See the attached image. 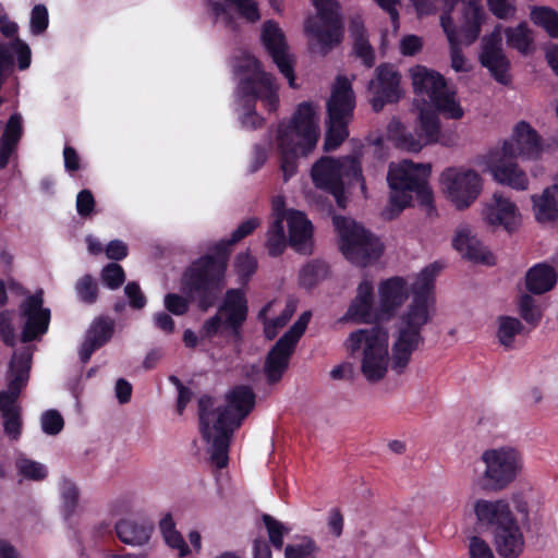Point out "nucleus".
I'll use <instances>...</instances> for the list:
<instances>
[{
  "label": "nucleus",
  "mask_w": 558,
  "mask_h": 558,
  "mask_svg": "<svg viewBox=\"0 0 558 558\" xmlns=\"http://www.w3.org/2000/svg\"><path fill=\"white\" fill-rule=\"evenodd\" d=\"M441 267L438 262L426 266L411 287L412 301L399 317L391 348V367L398 374L403 372L413 352L424 342L422 329L432 319L429 305L434 303L435 280Z\"/></svg>",
  "instance_id": "nucleus-1"
},
{
  "label": "nucleus",
  "mask_w": 558,
  "mask_h": 558,
  "mask_svg": "<svg viewBox=\"0 0 558 558\" xmlns=\"http://www.w3.org/2000/svg\"><path fill=\"white\" fill-rule=\"evenodd\" d=\"M318 137L315 107L311 101L301 102L288 124H279L277 144L284 182L296 173L298 158L307 156L315 148Z\"/></svg>",
  "instance_id": "nucleus-2"
},
{
  "label": "nucleus",
  "mask_w": 558,
  "mask_h": 558,
  "mask_svg": "<svg viewBox=\"0 0 558 558\" xmlns=\"http://www.w3.org/2000/svg\"><path fill=\"white\" fill-rule=\"evenodd\" d=\"M228 262L222 247L211 246L207 254L193 260L183 271L182 292L195 302L202 312L216 304L223 288Z\"/></svg>",
  "instance_id": "nucleus-3"
},
{
  "label": "nucleus",
  "mask_w": 558,
  "mask_h": 558,
  "mask_svg": "<svg viewBox=\"0 0 558 558\" xmlns=\"http://www.w3.org/2000/svg\"><path fill=\"white\" fill-rule=\"evenodd\" d=\"M255 393L250 386H234L226 395L227 404L217 408V421L214 429L210 461L217 469H225L229 463V448L235 429L255 407Z\"/></svg>",
  "instance_id": "nucleus-4"
},
{
  "label": "nucleus",
  "mask_w": 558,
  "mask_h": 558,
  "mask_svg": "<svg viewBox=\"0 0 558 558\" xmlns=\"http://www.w3.org/2000/svg\"><path fill=\"white\" fill-rule=\"evenodd\" d=\"M474 511L480 522L493 527L498 555L502 558H519L525 543L509 505L504 500L480 499L475 502Z\"/></svg>",
  "instance_id": "nucleus-5"
},
{
  "label": "nucleus",
  "mask_w": 558,
  "mask_h": 558,
  "mask_svg": "<svg viewBox=\"0 0 558 558\" xmlns=\"http://www.w3.org/2000/svg\"><path fill=\"white\" fill-rule=\"evenodd\" d=\"M430 172L429 163H414L411 160H403L396 167L390 166L387 175L391 189L390 206L397 214L411 205V193H415L421 205L432 206L434 195L428 185Z\"/></svg>",
  "instance_id": "nucleus-6"
},
{
  "label": "nucleus",
  "mask_w": 558,
  "mask_h": 558,
  "mask_svg": "<svg viewBox=\"0 0 558 558\" xmlns=\"http://www.w3.org/2000/svg\"><path fill=\"white\" fill-rule=\"evenodd\" d=\"M251 63L254 68L253 73L239 83L241 94L246 97L241 123L246 129L257 130L264 125L265 120L256 112L255 101L259 99L268 112H276L279 107V86L276 77L265 72L257 59H252Z\"/></svg>",
  "instance_id": "nucleus-7"
},
{
  "label": "nucleus",
  "mask_w": 558,
  "mask_h": 558,
  "mask_svg": "<svg viewBox=\"0 0 558 558\" xmlns=\"http://www.w3.org/2000/svg\"><path fill=\"white\" fill-rule=\"evenodd\" d=\"M388 339V331L378 325L368 329H357L348 338V348L352 353L363 349L361 371L368 381H379L387 374Z\"/></svg>",
  "instance_id": "nucleus-8"
},
{
  "label": "nucleus",
  "mask_w": 558,
  "mask_h": 558,
  "mask_svg": "<svg viewBox=\"0 0 558 558\" xmlns=\"http://www.w3.org/2000/svg\"><path fill=\"white\" fill-rule=\"evenodd\" d=\"M485 12L480 0H469L462 11V21L459 28L449 13L440 15V25L450 45L451 66L457 72L468 71L465 58L462 52V44L470 46L478 38Z\"/></svg>",
  "instance_id": "nucleus-9"
},
{
  "label": "nucleus",
  "mask_w": 558,
  "mask_h": 558,
  "mask_svg": "<svg viewBox=\"0 0 558 558\" xmlns=\"http://www.w3.org/2000/svg\"><path fill=\"white\" fill-rule=\"evenodd\" d=\"M333 225L340 236V251L352 264L366 267L383 254L384 246L379 239L360 223L335 216Z\"/></svg>",
  "instance_id": "nucleus-10"
},
{
  "label": "nucleus",
  "mask_w": 558,
  "mask_h": 558,
  "mask_svg": "<svg viewBox=\"0 0 558 558\" xmlns=\"http://www.w3.org/2000/svg\"><path fill=\"white\" fill-rule=\"evenodd\" d=\"M410 73L414 94L422 100L427 97L429 104L447 119L459 120L464 116L456 93L448 89L441 74L423 65H416Z\"/></svg>",
  "instance_id": "nucleus-11"
},
{
  "label": "nucleus",
  "mask_w": 558,
  "mask_h": 558,
  "mask_svg": "<svg viewBox=\"0 0 558 558\" xmlns=\"http://www.w3.org/2000/svg\"><path fill=\"white\" fill-rule=\"evenodd\" d=\"M317 13L304 22L305 34L314 40L319 53L326 56L343 36V22L337 0H311Z\"/></svg>",
  "instance_id": "nucleus-12"
},
{
  "label": "nucleus",
  "mask_w": 558,
  "mask_h": 558,
  "mask_svg": "<svg viewBox=\"0 0 558 558\" xmlns=\"http://www.w3.org/2000/svg\"><path fill=\"white\" fill-rule=\"evenodd\" d=\"M481 461L485 464L481 476L482 487L490 492L507 488L522 470L521 454L512 447L486 449Z\"/></svg>",
  "instance_id": "nucleus-13"
},
{
  "label": "nucleus",
  "mask_w": 558,
  "mask_h": 558,
  "mask_svg": "<svg viewBox=\"0 0 558 558\" xmlns=\"http://www.w3.org/2000/svg\"><path fill=\"white\" fill-rule=\"evenodd\" d=\"M448 198L457 209L469 208L480 196L482 178L473 169L450 167L440 177Z\"/></svg>",
  "instance_id": "nucleus-14"
},
{
  "label": "nucleus",
  "mask_w": 558,
  "mask_h": 558,
  "mask_svg": "<svg viewBox=\"0 0 558 558\" xmlns=\"http://www.w3.org/2000/svg\"><path fill=\"white\" fill-rule=\"evenodd\" d=\"M262 43L277 65L279 72L288 80L291 88H296L294 65L295 60L289 53V46L286 35L275 21H266L262 28Z\"/></svg>",
  "instance_id": "nucleus-15"
},
{
  "label": "nucleus",
  "mask_w": 558,
  "mask_h": 558,
  "mask_svg": "<svg viewBox=\"0 0 558 558\" xmlns=\"http://www.w3.org/2000/svg\"><path fill=\"white\" fill-rule=\"evenodd\" d=\"M482 218L492 231H504L509 235L517 233L522 225V215L515 203L498 192L484 204Z\"/></svg>",
  "instance_id": "nucleus-16"
},
{
  "label": "nucleus",
  "mask_w": 558,
  "mask_h": 558,
  "mask_svg": "<svg viewBox=\"0 0 558 558\" xmlns=\"http://www.w3.org/2000/svg\"><path fill=\"white\" fill-rule=\"evenodd\" d=\"M401 75L390 63H381L375 70V76L368 83L372 94L371 105L379 112L386 105L397 104L402 97Z\"/></svg>",
  "instance_id": "nucleus-17"
},
{
  "label": "nucleus",
  "mask_w": 558,
  "mask_h": 558,
  "mask_svg": "<svg viewBox=\"0 0 558 558\" xmlns=\"http://www.w3.org/2000/svg\"><path fill=\"white\" fill-rule=\"evenodd\" d=\"M478 61L497 83L506 86L510 84L511 64L502 48L500 26H496L489 35L482 38Z\"/></svg>",
  "instance_id": "nucleus-18"
},
{
  "label": "nucleus",
  "mask_w": 558,
  "mask_h": 558,
  "mask_svg": "<svg viewBox=\"0 0 558 558\" xmlns=\"http://www.w3.org/2000/svg\"><path fill=\"white\" fill-rule=\"evenodd\" d=\"M311 177L317 189L331 194L338 207L345 208L347 197L339 159L322 157L313 165Z\"/></svg>",
  "instance_id": "nucleus-19"
},
{
  "label": "nucleus",
  "mask_w": 558,
  "mask_h": 558,
  "mask_svg": "<svg viewBox=\"0 0 558 558\" xmlns=\"http://www.w3.org/2000/svg\"><path fill=\"white\" fill-rule=\"evenodd\" d=\"M43 291L27 296L21 304V315L26 319L21 341L32 342L47 332L50 323V310L43 307Z\"/></svg>",
  "instance_id": "nucleus-20"
},
{
  "label": "nucleus",
  "mask_w": 558,
  "mask_h": 558,
  "mask_svg": "<svg viewBox=\"0 0 558 558\" xmlns=\"http://www.w3.org/2000/svg\"><path fill=\"white\" fill-rule=\"evenodd\" d=\"M217 312L223 318V330L233 338L240 339L243 324L248 315L245 292L242 289H228Z\"/></svg>",
  "instance_id": "nucleus-21"
},
{
  "label": "nucleus",
  "mask_w": 558,
  "mask_h": 558,
  "mask_svg": "<svg viewBox=\"0 0 558 558\" xmlns=\"http://www.w3.org/2000/svg\"><path fill=\"white\" fill-rule=\"evenodd\" d=\"M355 109V94L347 76L338 75L327 101V118L350 123Z\"/></svg>",
  "instance_id": "nucleus-22"
},
{
  "label": "nucleus",
  "mask_w": 558,
  "mask_h": 558,
  "mask_svg": "<svg viewBox=\"0 0 558 558\" xmlns=\"http://www.w3.org/2000/svg\"><path fill=\"white\" fill-rule=\"evenodd\" d=\"M542 150L541 137L537 132L525 121L519 122L512 134V138L505 141L501 153L505 157L518 156L527 159L537 158Z\"/></svg>",
  "instance_id": "nucleus-23"
},
{
  "label": "nucleus",
  "mask_w": 558,
  "mask_h": 558,
  "mask_svg": "<svg viewBox=\"0 0 558 558\" xmlns=\"http://www.w3.org/2000/svg\"><path fill=\"white\" fill-rule=\"evenodd\" d=\"M452 246L463 258L476 263L493 266L496 263L494 254L466 226L458 228L452 240Z\"/></svg>",
  "instance_id": "nucleus-24"
},
{
  "label": "nucleus",
  "mask_w": 558,
  "mask_h": 558,
  "mask_svg": "<svg viewBox=\"0 0 558 558\" xmlns=\"http://www.w3.org/2000/svg\"><path fill=\"white\" fill-rule=\"evenodd\" d=\"M378 315V308L374 311L373 283L364 279L357 286L356 295L348 307L345 318L356 324H369L383 319V317Z\"/></svg>",
  "instance_id": "nucleus-25"
},
{
  "label": "nucleus",
  "mask_w": 558,
  "mask_h": 558,
  "mask_svg": "<svg viewBox=\"0 0 558 558\" xmlns=\"http://www.w3.org/2000/svg\"><path fill=\"white\" fill-rule=\"evenodd\" d=\"M378 312L383 319H390L409 296L407 281L402 277H392L380 282L378 288Z\"/></svg>",
  "instance_id": "nucleus-26"
},
{
  "label": "nucleus",
  "mask_w": 558,
  "mask_h": 558,
  "mask_svg": "<svg viewBox=\"0 0 558 558\" xmlns=\"http://www.w3.org/2000/svg\"><path fill=\"white\" fill-rule=\"evenodd\" d=\"M114 332V320L108 316L94 319L86 331L85 339L80 348V360L87 364L93 353L108 343Z\"/></svg>",
  "instance_id": "nucleus-27"
},
{
  "label": "nucleus",
  "mask_w": 558,
  "mask_h": 558,
  "mask_svg": "<svg viewBox=\"0 0 558 558\" xmlns=\"http://www.w3.org/2000/svg\"><path fill=\"white\" fill-rule=\"evenodd\" d=\"M289 245L301 254H311L313 225L306 215L299 210H290L287 217Z\"/></svg>",
  "instance_id": "nucleus-28"
},
{
  "label": "nucleus",
  "mask_w": 558,
  "mask_h": 558,
  "mask_svg": "<svg viewBox=\"0 0 558 558\" xmlns=\"http://www.w3.org/2000/svg\"><path fill=\"white\" fill-rule=\"evenodd\" d=\"M294 350L295 348L293 345L280 338L269 350L264 366L268 384L274 385L281 380L289 367V362Z\"/></svg>",
  "instance_id": "nucleus-29"
},
{
  "label": "nucleus",
  "mask_w": 558,
  "mask_h": 558,
  "mask_svg": "<svg viewBox=\"0 0 558 558\" xmlns=\"http://www.w3.org/2000/svg\"><path fill=\"white\" fill-rule=\"evenodd\" d=\"M14 56H16L20 70L23 71L29 68L32 51L24 40L16 38L12 41L0 43V87L4 82V73L14 65Z\"/></svg>",
  "instance_id": "nucleus-30"
},
{
  "label": "nucleus",
  "mask_w": 558,
  "mask_h": 558,
  "mask_svg": "<svg viewBox=\"0 0 558 558\" xmlns=\"http://www.w3.org/2000/svg\"><path fill=\"white\" fill-rule=\"evenodd\" d=\"M489 170L495 181L517 191L527 189L529 179L526 173L519 168L513 158L505 157L492 162Z\"/></svg>",
  "instance_id": "nucleus-31"
},
{
  "label": "nucleus",
  "mask_w": 558,
  "mask_h": 558,
  "mask_svg": "<svg viewBox=\"0 0 558 558\" xmlns=\"http://www.w3.org/2000/svg\"><path fill=\"white\" fill-rule=\"evenodd\" d=\"M557 281V270L545 262L533 265L525 274V288L535 295L553 290Z\"/></svg>",
  "instance_id": "nucleus-32"
},
{
  "label": "nucleus",
  "mask_w": 558,
  "mask_h": 558,
  "mask_svg": "<svg viewBox=\"0 0 558 558\" xmlns=\"http://www.w3.org/2000/svg\"><path fill=\"white\" fill-rule=\"evenodd\" d=\"M438 113L439 112L434 107L430 108L426 99H423V105L420 107L416 132L426 145L441 143L448 146L449 140L441 138Z\"/></svg>",
  "instance_id": "nucleus-33"
},
{
  "label": "nucleus",
  "mask_w": 558,
  "mask_h": 558,
  "mask_svg": "<svg viewBox=\"0 0 558 558\" xmlns=\"http://www.w3.org/2000/svg\"><path fill=\"white\" fill-rule=\"evenodd\" d=\"M119 539L128 545H144L154 530V524L146 520L122 519L116 523Z\"/></svg>",
  "instance_id": "nucleus-34"
},
{
  "label": "nucleus",
  "mask_w": 558,
  "mask_h": 558,
  "mask_svg": "<svg viewBox=\"0 0 558 558\" xmlns=\"http://www.w3.org/2000/svg\"><path fill=\"white\" fill-rule=\"evenodd\" d=\"M32 352L28 349L21 353H14L9 364L8 391L13 396H20L22 389L26 386L31 369Z\"/></svg>",
  "instance_id": "nucleus-35"
},
{
  "label": "nucleus",
  "mask_w": 558,
  "mask_h": 558,
  "mask_svg": "<svg viewBox=\"0 0 558 558\" xmlns=\"http://www.w3.org/2000/svg\"><path fill=\"white\" fill-rule=\"evenodd\" d=\"M349 31L353 39V53L366 68H373L375 64V51L369 44L367 33L363 22L354 19L350 22Z\"/></svg>",
  "instance_id": "nucleus-36"
},
{
  "label": "nucleus",
  "mask_w": 558,
  "mask_h": 558,
  "mask_svg": "<svg viewBox=\"0 0 558 558\" xmlns=\"http://www.w3.org/2000/svg\"><path fill=\"white\" fill-rule=\"evenodd\" d=\"M532 202L538 222H553L558 219V201L551 189H545L541 196H532Z\"/></svg>",
  "instance_id": "nucleus-37"
},
{
  "label": "nucleus",
  "mask_w": 558,
  "mask_h": 558,
  "mask_svg": "<svg viewBox=\"0 0 558 558\" xmlns=\"http://www.w3.org/2000/svg\"><path fill=\"white\" fill-rule=\"evenodd\" d=\"M214 398L208 395H204L198 399L199 433L202 438L211 445L214 439L211 432L215 430L214 424L211 425V421L213 418H217V408L214 409ZM217 420H215V422Z\"/></svg>",
  "instance_id": "nucleus-38"
},
{
  "label": "nucleus",
  "mask_w": 558,
  "mask_h": 558,
  "mask_svg": "<svg viewBox=\"0 0 558 558\" xmlns=\"http://www.w3.org/2000/svg\"><path fill=\"white\" fill-rule=\"evenodd\" d=\"M530 20L532 23L543 28L550 38H558V12L545 5H534L531 8Z\"/></svg>",
  "instance_id": "nucleus-39"
},
{
  "label": "nucleus",
  "mask_w": 558,
  "mask_h": 558,
  "mask_svg": "<svg viewBox=\"0 0 558 558\" xmlns=\"http://www.w3.org/2000/svg\"><path fill=\"white\" fill-rule=\"evenodd\" d=\"M505 36L507 45L510 48L518 50L522 54L529 53L533 45V37L525 22H521L515 27H507L505 29Z\"/></svg>",
  "instance_id": "nucleus-40"
},
{
  "label": "nucleus",
  "mask_w": 558,
  "mask_h": 558,
  "mask_svg": "<svg viewBox=\"0 0 558 558\" xmlns=\"http://www.w3.org/2000/svg\"><path fill=\"white\" fill-rule=\"evenodd\" d=\"M497 337L502 347L507 350L513 348L514 337L524 331V325L520 319L512 316H500Z\"/></svg>",
  "instance_id": "nucleus-41"
},
{
  "label": "nucleus",
  "mask_w": 558,
  "mask_h": 558,
  "mask_svg": "<svg viewBox=\"0 0 558 558\" xmlns=\"http://www.w3.org/2000/svg\"><path fill=\"white\" fill-rule=\"evenodd\" d=\"M259 226L258 218H248L241 222L238 228L231 233L229 239H223L213 245L215 248L222 247L226 252V257L229 259L231 253V246L252 234L255 229Z\"/></svg>",
  "instance_id": "nucleus-42"
},
{
  "label": "nucleus",
  "mask_w": 558,
  "mask_h": 558,
  "mask_svg": "<svg viewBox=\"0 0 558 558\" xmlns=\"http://www.w3.org/2000/svg\"><path fill=\"white\" fill-rule=\"evenodd\" d=\"M347 122H335L327 119V131L324 140V150L332 151L337 149L349 136Z\"/></svg>",
  "instance_id": "nucleus-43"
},
{
  "label": "nucleus",
  "mask_w": 558,
  "mask_h": 558,
  "mask_svg": "<svg viewBox=\"0 0 558 558\" xmlns=\"http://www.w3.org/2000/svg\"><path fill=\"white\" fill-rule=\"evenodd\" d=\"M341 165V177L347 178L350 184H360L361 190L365 191V180L362 172L361 160L354 156L339 158Z\"/></svg>",
  "instance_id": "nucleus-44"
},
{
  "label": "nucleus",
  "mask_w": 558,
  "mask_h": 558,
  "mask_svg": "<svg viewBox=\"0 0 558 558\" xmlns=\"http://www.w3.org/2000/svg\"><path fill=\"white\" fill-rule=\"evenodd\" d=\"M327 271L328 267L324 262H310L300 271V284L303 288L312 289L327 275Z\"/></svg>",
  "instance_id": "nucleus-45"
},
{
  "label": "nucleus",
  "mask_w": 558,
  "mask_h": 558,
  "mask_svg": "<svg viewBox=\"0 0 558 558\" xmlns=\"http://www.w3.org/2000/svg\"><path fill=\"white\" fill-rule=\"evenodd\" d=\"M320 547L310 536H303L301 543L289 544L284 548L286 558H318Z\"/></svg>",
  "instance_id": "nucleus-46"
},
{
  "label": "nucleus",
  "mask_w": 558,
  "mask_h": 558,
  "mask_svg": "<svg viewBox=\"0 0 558 558\" xmlns=\"http://www.w3.org/2000/svg\"><path fill=\"white\" fill-rule=\"evenodd\" d=\"M262 520L267 530L269 543L275 549L281 550L283 547V537L290 533L291 529L267 513L263 514Z\"/></svg>",
  "instance_id": "nucleus-47"
},
{
  "label": "nucleus",
  "mask_w": 558,
  "mask_h": 558,
  "mask_svg": "<svg viewBox=\"0 0 558 558\" xmlns=\"http://www.w3.org/2000/svg\"><path fill=\"white\" fill-rule=\"evenodd\" d=\"M206 7L210 11L215 22L221 20L223 25L236 32L239 29V23L235 16L230 12L226 2H221L218 0H206Z\"/></svg>",
  "instance_id": "nucleus-48"
},
{
  "label": "nucleus",
  "mask_w": 558,
  "mask_h": 558,
  "mask_svg": "<svg viewBox=\"0 0 558 558\" xmlns=\"http://www.w3.org/2000/svg\"><path fill=\"white\" fill-rule=\"evenodd\" d=\"M80 300L86 304H94L98 299V284L93 276L84 275L75 284Z\"/></svg>",
  "instance_id": "nucleus-49"
},
{
  "label": "nucleus",
  "mask_w": 558,
  "mask_h": 558,
  "mask_svg": "<svg viewBox=\"0 0 558 558\" xmlns=\"http://www.w3.org/2000/svg\"><path fill=\"white\" fill-rule=\"evenodd\" d=\"M234 269L240 282L246 284L257 269V262L248 253H240L235 258Z\"/></svg>",
  "instance_id": "nucleus-50"
},
{
  "label": "nucleus",
  "mask_w": 558,
  "mask_h": 558,
  "mask_svg": "<svg viewBox=\"0 0 558 558\" xmlns=\"http://www.w3.org/2000/svg\"><path fill=\"white\" fill-rule=\"evenodd\" d=\"M16 468L19 473L28 480L41 481L47 476V469L44 464L27 458L19 459Z\"/></svg>",
  "instance_id": "nucleus-51"
},
{
  "label": "nucleus",
  "mask_w": 558,
  "mask_h": 558,
  "mask_svg": "<svg viewBox=\"0 0 558 558\" xmlns=\"http://www.w3.org/2000/svg\"><path fill=\"white\" fill-rule=\"evenodd\" d=\"M23 135V124L22 117L20 113H13L10 116L3 134L1 136V142L11 144L17 147L19 142L21 141Z\"/></svg>",
  "instance_id": "nucleus-52"
},
{
  "label": "nucleus",
  "mask_w": 558,
  "mask_h": 558,
  "mask_svg": "<svg viewBox=\"0 0 558 558\" xmlns=\"http://www.w3.org/2000/svg\"><path fill=\"white\" fill-rule=\"evenodd\" d=\"M61 495L63 500L64 514L66 518H70L74 514L78 504V488L70 480H64L62 483Z\"/></svg>",
  "instance_id": "nucleus-53"
},
{
  "label": "nucleus",
  "mask_w": 558,
  "mask_h": 558,
  "mask_svg": "<svg viewBox=\"0 0 558 558\" xmlns=\"http://www.w3.org/2000/svg\"><path fill=\"white\" fill-rule=\"evenodd\" d=\"M519 313L522 319L532 327H536L542 318V314L535 308V301L531 294H522L519 299Z\"/></svg>",
  "instance_id": "nucleus-54"
},
{
  "label": "nucleus",
  "mask_w": 558,
  "mask_h": 558,
  "mask_svg": "<svg viewBox=\"0 0 558 558\" xmlns=\"http://www.w3.org/2000/svg\"><path fill=\"white\" fill-rule=\"evenodd\" d=\"M396 145L400 149L410 153H418L426 144L417 132L412 133L402 126L396 138Z\"/></svg>",
  "instance_id": "nucleus-55"
},
{
  "label": "nucleus",
  "mask_w": 558,
  "mask_h": 558,
  "mask_svg": "<svg viewBox=\"0 0 558 558\" xmlns=\"http://www.w3.org/2000/svg\"><path fill=\"white\" fill-rule=\"evenodd\" d=\"M101 280L111 290L120 288L125 281L122 266L117 263L106 265L101 270Z\"/></svg>",
  "instance_id": "nucleus-56"
},
{
  "label": "nucleus",
  "mask_w": 558,
  "mask_h": 558,
  "mask_svg": "<svg viewBox=\"0 0 558 558\" xmlns=\"http://www.w3.org/2000/svg\"><path fill=\"white\" fill-rule=\"evenodd\" d=\"M226 3L232 4L236 8L241 17L250 23L259 21L260 13L258 4L255 0H223Z\"/></svg>",
  "instance_id": "nucleus-57"
},
{
  "label": "nucleus",
  "mask_w": 558,
  "mask_h": 558,
  "mask_svg": "<svg viewBox=\"0 0 558 558\" xmlns=\"http://www.w3.org/2000/svg\"><path fill=\"white\" fill-rule=\"evenodd\" d=\"M2 418L5 435L12 440H17L22 433L21 412L9 410L3 413Z\"/></svg>",
  "instance_id": "nucleus-58"
},
{
  "label": "nucleus",
  "mask_w": 558,
  "mask_h": 558,
  "mask_svg": "<svg viewBox=\"0 0 558 558\" xmlns=\"http://www.w3.org/2000/svg\"><path fill=\"white\" fill-rule=\"evenodd\" d=\"M49 24L48 10L44 4H36L31 12V32L33 35L43 34Z\"/></svg>",
  "instance_id": "nucleus-59"
},
{
  "label": "nucleus",
  "mask_w": 558,
  "mask_h": 558,
  "mask_svg": "<svg viewBox=\"0 0 558 558\" xmlns=\"http://www.w3.org/2000/svg\"><path fill=\"white\" fill-rule=\"evenodd\" d=\"M191 301L189 296L185 298L177 293H168L165 296V307L171 314L182 316L189 312Z\"/></svg>",
  "instance_id": "nucleus-60"
},
{
  "label": "nucleus",
  "mask_w": 558,
  "mask_h": 558,
  "mask_svg": "<svg viewBox=\"0 0 558 558\" xmlns=\"http://www.w3.org/2000/svg\"><path fill=\"white\" fill-rule=\"evenodd\" d=\"M63 426V417L57 410H48L41 415V427L47 435H58Z\"/></svg>",
  "instance_id": "nucleus-61"
},
{
  "label": "nucleus",
  "mask_w": 558,
  "mask_h": 558,
  "mask_svg": "<svg viewBox=\"0 0 558 558\" xmlns=\"http://www.w3.org/2000/svg\"><path fill=\"white\" fill-rule=\"evenodd\" d=\"M95 205V198L90 190L84 189L78 192L76 196V210L81 217H89L94 211Z\"/></svg>",
  "instance_id": "nucleus-62"
},
{
  "label": "nucleus",
  "mask_w": 558,
  "mask_h": 558,
  "mask_svg": "<svg viewBox=\"0 0 558 558\" xmlns=\"http://www.w3.org/2000/svg\"><path fill=\"white\" fill-rule=\"evenodd\" d=\"M490 12L500 20H506L515 14L517 8L510 0H487Z\"/></svg>",
  "instance_id": "nucleus-63"
},
{
  "label": "nucleus",
  "mask_w": 558,
  "mask_h": 558,
  "mask_svg": "<svg viewBox=\"0 0 558 558\" xmlns=\"http://www.w3.org/2000/svg\"><path fill=\"white\" fill-rule=\"evenodd\" d=\"M0 336L5 345L13 348L16 344L14 328L7 311L0 312Z\"/></svg>",
  "instance_id": "nucleus-64"
}]
</instances>
